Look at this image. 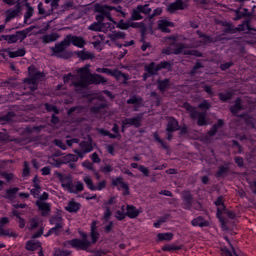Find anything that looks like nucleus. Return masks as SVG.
<instances>
[{
    "instance_id": "obj_1",
    "label": "nucleus",
    "mask_w": 256,
    "mask_h": 256,
    "mask_svg": "<svg viewBox=\"0 0 256 256\" xmlns=\"http://www.w3.org/2000/svg\"><path fill=\"white\" fill-rule=\"evenodd\" d=\"M79 76L68 74L64 76V83H69L74 87L76 93H83L89 85H107L108 80L101 74L91 73L89 65L82 67L78 70Z\"/></svg>"
},
{
    "instance_id": "obj_2",
    "label": "nucleus",
    "mask_w": 256,
    "mask_h": 256,
    "mask_svg": "<svg viewBox=\"0 0 256 256\" xmlns=\"http://www.w3.org/2000/svg\"><path fill=\"white\" fill-rule=\"evenodd\" d=\"M28 72L30 77L26 78L24 83L28 85V89H30V91H37L39 79H42L44 75L40 71H37L33 66L28 68Z\"/></svg>"
},
{
    "instance_id": "obj_3",
    "label": "nucleus",
    "mask_w": 256,
    "mask_h": 256,
    "mask_svg": "<svg viewBox=\"0 0 256 256\" xmlns=\"http://www.w3.org/2000/svg\"><path fill=\"white\" fill-rule=\"evenodd\" d=\"M183 107L190 113L191 119H198L197 125L199 127H203L207 125V113L206 112H199L189 103H184Z\"/></svg>"
},
{
    "instance_id": "obj_4",
    "label": "nucleus",
    "mask_w": 256,
    "mask_h": 256,
    "mask_svg": "<svg viewBox=\"0 0 256 256\" xmlns=\"http://www.w3.org/2000/svg\"><path fill=\"white\" fill-rule=\"evenodd\" d=\"M166 55H194L195 57H202L203 55L197 50H189L187 46L178 43L174 46L171 52L166 51Z\"/></svg>"
},
{
    "instance_id": "obj_5",
    "label": "nucleus",
    "mask_w": 256,
    "mask_h": 256,
    "mask_svg": "<svg viewBox=\"0 0 256 256\" xmlns=\"http://www.w3.org/2000/svg\"><path fill=\"white\" fill-rule=\"evenodd\" d=\"M68 47L69 43L67 42V38H64L63 41L56 43L55 46L51 48V51L55 57H59L60 59H67Z\"/></svg>"
},
{
    "instance_id": "obj_6",
    "label": "nucleus",
    "mask_w": 256,
    "mask_h": 256,
    "mask_svg": "<svg viewBox=\"0 0 256 256\" xmlns=\"http://www.w3.org/2000/svg\"><path fill=\"white\" fill-rule=\"evenodd\" d=\"M93 151V141L91 139L82 141L79 143V149H74L73 153L78 155L80 159H83L87 153Z\"/></svg>"
},
{
    "instance_id": "obj_7",
    "label": "nucleus",
    "mask_w": 256,
    "mask_h": 256,
    "mask_svg": "<svg viewBox=\"0 0 256 256\" xmlns=\"http://www.w3.org/2000/svg\"><path fill=\"white\" fill-rule=\"evenodd\" d=\"M96 13H99L96 15V20L98 23H102V21L106 19H109V21H113L111 18V12L109 11V5H96L95 6Z\"/></svg>"
},
{
    "instance_id": "obj_8",
    "label": "nucleus",
    "mask_w": 256,
    "mask_h": 256,
    "mask_svg": "<svg viewBox=\"0 0 256 256\" xmlns=\"http://www.w3.org/2000/svg\"><path fill=\"white\" fill-rule=\"evenodd\" d=\"M27 33L29 31L27 30H22L18 31L15 34H10V35H3L4 41H7V43H17V41H24V39H27Z\"/></svg>"
},
{
    "instance_id": "obj_9",
    "label": "nucleus",
    "mask_w": 256,
    "mask_h": 256,
    "mask_svg": "<svg viewBox=\"0 0 256 256\" xmlns=\"http://www.w3.org/2000/svg\"><path fill=\"white\" fill-rule=\"evenodd\" d=\"M83 181L90 191H103V189L107 187V180H102L95 185L93 183V179H91L89 176H85Z\"/></svg>"
},
{
    "instance_id": "obj_10",
    "label": "nucleus",
    "mask_w": 256,
    "mask_h": 256,
    "mask_svg": "<svg viewBox=\"0 0 256 256\" xmlns=\"http://www.w3.org/2000/svg\"><path fill=\"white\" fill-rule=\"evenodd\" d=\"M68 245H71L74 249L87 251L91 245H93V241L89 240H81V239H73L68 241Z\"/></svg>"
},
{
    "instance_id": "obj_11",
    "label": "nucleus",
    "mask_w": 256,
    "mask_h": 256,
    "mask_svg": "<svg viewBox=\"0 0 256 256\" xmlns=\"http://www.w3.org/2000/svg\"><path fill=\"white\" fill-rule=\"evenodd\" d=\"M141 121H143V114H139L133 118H125L123 120V128L125 127H136L139 128L141 126Z\"/></svg>"
},
{
    "instance_id": "obj_12",
    "label": "nucleus",
    "mask_w": 256,
    "mask_h": 256,
    "mask_svg": "<svg viewBox=\"0 0 256 256\" xmlns=\"http://www.w3.org/2000/svg\"><path fill=\"white\" fill-rule=\"evenodd\" d=\"M66 41L68 42L69 47L71 46V43L80 49L85 47V39H83L81 36H73L70 34L66 36Z\"/></svg>"
},
{
    "instance_id": "obj_13",
    "label": "nucleus",
    "mask_w": 256,
    "mask_h": 256,
    "mask_svg": "<svg viewBox=\"0 0 256 256\" xmlns=\"http://www.w3.org/2000/svg\"><path fill=\"white\" fill-rule=\"evenodd\" d=\"M182 200L183 204L182 207L183 209L186 210H191V207H193V195H191V192L185 191L182 193Z\"/></svg>"
},
{
    "instance_id": "obj_14",
    "label": "nucleus",
    "mask_w": 256,
    "mask_h": 256,
    "mask_svg": "<svg viewBox=\"0 0 256 256\" xmlns=\"http://www.w3.org/2000/svg\"><path fill=\"white\" fill-rule=\"evenodd\" d=\"M96 73H104L105 75H110V77H114L115 79L123 77V75H121V71L117 69L111 70L109 68H97Z\"/></svg>"
},
{
    "instance_id": "obj_15",
    "label": "nucleus",
    "mask_w": 256,
    "mask_h": 256,
    "mask_svg": "<svg viewBox=\"0 0 256 256\" xmlns=\"http://www.w3.org/2000/svg\"><path fill=\"white\" fill-rule=\"evenodd\" d=\"M36 205H37L38 209L42 212L43 217L49 215V213L51 212V204L50 203L38 200V201H36Z\"/></svg>"
},
{
    "instance_id": "obj_16",
    "label": "nucleus",
    "mask_w": 256,
    "mask_h": 256,
    "mask_svg": "<svg viewBox=\"0 0 256 256\" xmlns=\"http://www.w3.org/2000/svg\"><path fill=\"white\" fill-rule=\"evenodd\" d=\"M167 9L169 13H175V11H181L185 9V1L176 0L175 2L171 3Z\"/></svg>"
},
{
    "instance_id": "obj_17",
    "label": "nucleus",
    "mask_w": 256,
    "mask_h": 256,
    "mask_svg": "<svg viewBox=\"0 0 256 256\" xmlns=\"http://www.w3.org/2000/svg\"><path fill=\"white\" fill-rule=\"evenodd\" d=\"M140 214H141V210L137 209L133 205H127L126 217H129V219H137V217H139Z\"/></svg>"
},
{
    "instance_id": "obj_18",
    "label": "nucleus",
    "mask_w": 256,
    "mask_h": 256,
    "mask_svg": "<svg viewBox=\"0 0 256 256\" xmlns=\"http://www.w3.org/2000/svg\"><path fill=\"white\" fill-rule=\"evenodd\" d=\"M20 13H21V6L18 4L16 5V9H10L7 11L5 23H9V21H11L12 19H15V17H18Z\"/></svg>"
},
{
    "instance_id": "obj_19",
    "label": "nucleus",
    "mask_w": 256,
    "mask_h": 256,
    "mask_svg": "<svg viewBox=\"0 0 256 256\" xmlns=\"http://www.w3.org/2000/svg\"><path fill=\"white\" fill-rule=\"evenodd\" d=\"M50 225H54V227L64 228L65 227V220L61 215L57 214L50 218Z\"/></svg>"
},
{
    "instance_id": "obj_20",
    "label": "nucleus",
    "mask_w": 256,
    "mask_h": 256,
    "mask_svg": "<svg viewBox=\"0 0 256 256\" xmlns=\"http://www.w3.org/2000/svg\"><path fill=\"white\" fill-rule=\"evenodd\" d=\"M61 37L59 33L53 32L51 34H46L41 37L42 43L47 45L48 43H54V41H57Z\"/></svg>"
},
{
    "instance_id": "obj_21",
    "label": "nucleus",
    "mask_w": 256,
    "mask_h": 256,
    "mask_svg": "<svg viewBox=\"0 0 256 256\" xmlns=\"http://www.w3.org/2000/svg\"><path fill=\"white\" fill-rule=\"evenodd\" d=\"M38 15H43V17H49V15H53V9L45 7V5H43V2H40L38 4Z\"/></svg>"
},
{
    "instance_id": "obj_22",
    "label": "nucleus",
    "mask_w": 256,
    "mask_h": 256,
    "mask_svg": "<svg viewBox=\"0 0 256 256\" xmlns=\"http://www.w3.org/2000/svg\"><path fill=\"white\" fill-rule=\"evenodd\" d=\"M65 209L66 211H68V213H77V211L81 209V204L75 202V200H71L70 202H68V205L65 207Z\"/></svg>"
},
{
    "instance_id": "obj_23",
    "label": "nucleus",
    "mask_w": 256,
    "mask_h": 256,
    "mask_svg": "<svg viewBox=\"0 0 256 256\" xmlns=\"http://www.w3.org/2000/svg\"><path fill=\"white\" fill-rule=\"evenodd\" d=\"M193 227H209V222L205 218L199 216L191 221Z\"/></svg>"
},
{
    "instance_id": "obj_24",
    "label": "nucleus",
    "mask_w": 256,
    "mask_h": 256,
    "mask_svg": "<svg viewBox=\"0 0 256 256\" xmlns=\"http://www.w3.org/2000/svg\"><path fill=\"white\" fill-rule=\"evenodd\" d=\"M169 27H173V23L167 20H159L158 21V28L161 29L163 33H171Z\"/></svg>"
},
{
    "instance_id": "obj_25",
    "label": "nucleus",
    "mask_w": 256,
    "mask_h": 256,
    "mask_svg": "<svg viewBox=\"0 0 256 256\" xmlns=\"http://www.w3.org/2000/svg\"><path fill=\"white\" fill-rule=\"evenodd\" d=\"M166 131H179V122L175 118H169Z\"/></svg>"
},
{
    "instance_id": "obj_26",
    "label": "nucleus",
    "mask_w": 256,
    "mask_h": 256,
    "mask_svg": "<svg viewBox=\"0 0 256 256\" xmlns=\"http://www.w3.org/2000/svg\"><path fill=\"white\" fill-rule=\"evenodd\" d=\"M90 237L92 239L93 245H95V243H97V240L99 239V232H97V222H92L91 224Z\"/></svg>"
},
{
    "instance_id": "obj_27",
    "label": "nucleus",
    "mask_w": 256,
    "mask_h": 256,
    "mask_svg": "<svg viewBox=\"0 0 256 256\" xmlns=\"http://www.w3.org/2000/svg\"><path fill=\"white\" fill-rule=\"evenodd\" d=\"M145 71L149 73V75H157V72L159 71V67L155 62H151L149 65L145 66Z\"/></svg>"
},
{
    "instance_id": "obj_28",
    "label": "nucleus",
    "mask_w": 256,
    "mask_h": 256,
    "mask_svg": "<svg viewBox=\"0 0 256 256\" xmlns=\"http://www.w3.org/2000/svg\"><path fill=\"white\" fill-rule=\"evenodd\" d=\"M26 249L27 251H36V249H41V242H36V241H28L26 243Z\"/></svg>"
},
{
    "instance_id": "obj_29",
    "label": "nucleus",
    "mask_w": 256,
    "mask_h": 256,
    "mask_svg": "<svg viewBox=\"0 0 256 256\" xmlns=\"http://www.w3.org/2000/svg\"><path fill=\"white\" fill-rule=\"evenodd\" d=\"M215 205L217 208V215H221L223 214V211H225V204L223 203V197L220 196L217 198V200L215 201Z\"/></svg>"
},
{
    "instance_id": "obj_30",
    "label": "nucleus",
    "mask_w": 256,
    "mask_h": 256,
    "mask_svg": "<svg viewBox=\"0 0 256 256\" xmlns=\"http://www.w3.org/2000/svg\"><path fill=\"white\" fill-rule=\"evenodd\" d=\"M61 186L63 187V189H67L69 193H75V186H73L71 178H68L66 181L62 182Z\"/></svg>"
},
{
    "instance_id": "obj_31",
    "label": "nucleus",
    "mask_w": 256,
    "mask_h": 256,
    "mask_svg": "<svg viewBox=\"0 0 256 256\" xmlns=\"http://www.w3.org/2000/svg\"><path fill=\"white\" fill-rule=\"evenodd\" d=\"M143 99L139 96H132L130 99L127 100L128 105H135V107H141Z\"/></svg>"
},
{
    "instance_id": "obj_32",
    "label": "nucleus",
    "mask_w": 256,
    "mask_h": 256,
    "mask_svg": "<svg viewBox=\"0 0 256 256\" xmlns=\"http://www.w3.org/2000/svg\"><path fill=\"white\" fill-rule=\"evenodd\" d=\"M141 19H143V16L141 15V10H139V7L137 6L132 10L130 21H141Z\"/></svg>"
},
{
    "instance_id": "obj_33",
    "label": "nucleus",
    "mask_w": 256,
    "mask_h": 256,
    "mask_svg": "<svg viewBox=\"0 0 256 256\" xmlns=\"http://www.w3.org/2000/svg\"><path fill=\"white\" fill-rule=\"evenodd\" d=\"M25 53V48H20L16 51H8V55L11 59H15V57H24Z\"/></svg>"
},
{
    "instance_id": "obj_34",
    "label": "nucleus",
    "mask_w": 256,
    "mask_h": 256,
    "mask_svg": "<svg viewBox=\"0 0 256 256\" xmlns=\"http://www.w3.org/2000/svg\"><path fill=\"white\" fill-rule=\"evenodd\" d=\"M79 161V155L68 154L63 157V163H77Z\"/></svg>"
},
{
    "instance_id": "obj_35",
    "label": "nucleus",
    "mask_w": 256,
    "mask_h": 256,
    "mask_svg": "<svg viewBox=\"0 0 256 256\" xmlns=\"http://www.w3.org/2000/svg\"><path fill=\"white\" fill-rule=\"evenodd\" d=\"M222 125H224V122H223L222 119H219V120L217 121V123L214 124V125L212 126V128L210 129V131L208 132L209 135H210L211 137H213V135H215V133H217L218 129H219Z\"/></svg>"
},
{
    "instance_id": "obj_36",
    "label": "nucleus",
    "mask_w": 256,
    "mask_h": 256,
    "mask_svg": "<svg viewBox=\"0 0 256 256\" xmlns=\"http://www.w3.org/2000/svg\"><path fill=\"white\" fill-rule=\"evenodd\" d=\"M243 107L241 106V99H237L235 105L231 107L230 111L233 115H237Z\"/></svg>"
},
{
    "instance_id": "obj_37",
    "label": "nucleus",
    "mask_w": 256,
    "mask_h": 256,
    "mask_svg": "<svg viewBox=\"0 0 256 256\" xmlns=\"http://www.w3.org/2000/svg\"><path fill=\"white\" fill-rule=\"evenodd\" d=\"M13 117H15V112H9L8 114L0 117V123H9L10 121H13Z\"/></svg>"
},
{
    "instance_id": "obj_38",
    "label": "nucleus",
    "mask_w": 256,
    "mask_h": 256,
    "mask_svg": "<svg viewBox=\"0 0 256 256\" xmlns=\"http://www.w3.org/2000/svg\"><path fill=\"white\" fill-rule=\"evenodd\" d=\"M63 232V228H59V227H52L47 234H45V237H49V235H55L56 237L61 235V233Z\"/></svg>"
},
{
    "instance_id": "obj_39",
    "label": "nucleus",
    "mask_w": 256,
    "mask_h": 256,
    "mask_svg": "<svg viewBox=\"0 0 256 256\" xmlns=\"http://www.w3.org/2000/svg\"><path fill=\"white\" fill-rule=\"evenodd\" d=\"M157 237L159 241H171V239H173V233H159Z\"/></svg>"
},
{
    "instance_id": "obj_40",
    "label": "nucleus",
    "mask_w": 256,
    "mask_h": 256,
    "mask_svg": "<svg viewBox=\"0 0 256 256\" xmlns=\"http://www.w3.org/2000/svg\"><path fill=\"white\" fill-rule=\"evenodd\" d=\"M115 217L118 221H123V219L127 217V214L125 213V206H122L121 210L116 211Z\"/></svg>"
},
{
    "instance_id": "obj_41",
    "label": "nucleus",
    "mask_w": 256,
    "mask_h": 256,
    "mask_svg": "<svg viewBox=\"0 0 256 256\" xmlns=\"http://www.w3.org/2000/svg\"><path fill=\"white\" fill-rule=\"evenodd\" d=\"M108 37L112 41H115L117 39H125V33H123V32H113L112 34H109Z\"/></svg>"
},
{
    "instance_id": "obj_42",
    "label": "nucleus",
    "mask_w": 256,
    "mask_h": 256,
    "mask_svg": "<svg viewBox=\"0 0 256 256\" xmlns=\"http://www.w3.org/2000/svg\"><path fill=\"white\" fill-rule=\"evenodd\" d=\"M26 7H27V11L24 15V21H29V19L33 17V13L35 12V10L29 4H26Z\"/></svg>"
},
{
    "instance_id": "obj_43",
    "label": "nucleus",
    "mask_w": 256,
    "mask_h": 256,
    "mask_svg": "<svg viewBox=\"0 0 256 256\" xmlns=\"http://www.w3.org/2000/svg\"><path fill=\"white\" fill-rule=\"evenodd\" d=\"M69 255H71V251L69 250H63L61 248L54 249V256H69Z\"/></svg>"
},
{
    "instance_id": "obj_44",
    "label": "nucleus",
    "mask_w": 256,
    "mask_h": 256,
    "mask_svg": "<svg viewBox=\"0 0 256 256\" xmlns=\"http://www.w3.org/2000/svg\"><path fill=\"white\" fill-rule=\"evenodd\" d=\"M103 23L95 22L89 26L90 31H105L103 30Z\"/></svg>"
},
{
    "instance_id": "obj_45",
    "label": "nucleus",
    "mask_w": 256,
    "mask_h": 256,
    "mask_svg": "<svg viewBox=\"0 0 256 256\" xmlns=\"http://www.w3.org/2000/svg\"><path fill=\"white\" fill-rule=\"evenodd\" d=\"M0 236H4V237H17V234H15L14 232H10L7 229H4L3 226H0Z\"/></svg>"
},
{
    "instance_id": "obj_46",
    "label": "nucleus",
    "mask_w": 256,
    "mask_h": 256,
    "mask_svg": "<svg viewBox=\"0 0 256 256\" xmlns=\"http://www.w3.org/2000/svg\"><path fill=\"white\" fill-rule=\"evenodd\" d=\"M138 11H140V13H144V15H151V8H149V4L138 5Z\"/></svg>"
},
{
    "instance_id": "obj_47",
    "label": "nucleus",
    "mask_w": 256,
    "mask_h": 256,
    "mask_svg": "<svg viewBox=\"0 0 256 256\" xmlns=\"http://www.w3.org/2000/svg\"><path fill=\"white\" fill-rule=\"evenodd\" d=\"M18 192H19L18 187L10 188V189L6 190V197L8 199H13V197H15V195H17Z\"/></svg>"
},
{
    "instance_id": "obj_48",
    "label": "nucleus",
    "mask_w": 256,
    "mask_h": 256,
    "mask_svg": "<svg viewBox=\"0 0 256 256\" xmlns=\"http://www.w3.org/2000/svg\"><path fill=\"white\" fill-rule=\"evenodd\" d=\"M59 1L60 0H44V3L46 5H49V3H50V9H52V12H53V11H55V9H58Z\"/></svg>"
},
{
    "instance_id": "obj_49",
    "label": "nucleus",
    "mask_w": 256,
    "mask_h": 256,
    "mask_svg": "<svg viewBox=\"0 0 256 256\" xmlns=\"http://www.w3.org/2000/svg\"><path fill=\"white\" fill-rule=\"evenodd\" d=\"M79 59H82V61H86L87 59H93V54L85 51L78 52Z\"/></svg>"
},
{
    "instance_id": "obj_50",
    "label": "nucleus",
    "mask_w": 256,
    "mask_h": 256,
    "mask_svg": "<svg viewBox=\"0 0 256 256\" xmlns=\"http://www.w3.org/2000/svg\"><path fill=\"white\" fill-rule=\"evenodd\" d=\"M167 87H169V79H165L158 82V88L162 93H164Z\"/></svg>"
},
{
    "instance_id": "obj_51",
    "label": "nucleus",
    "mask_w": 256,
    "mask_h": 256,
    "mask_svg": "<svg viewBox=\"0 0 256 256\" xmlns=\"http://www.w3.org/2000/svg\"><path fill=\"white\" fill-rule=\"evenodd\" d=\"M48 163L52 165V167H61V165H63V161L61 159L56 158H50L48 160Z\"/></svg>"
},
{
    "instance_id": "obj_52",
    "label": "nucleus",
    "mask_w": 256,
    "mask_h": 256,
    "mask_svg": "<svg viewBox=\"0 0 256 256\" xmlns=\"http://www.w3.org/2000/svg\"><path fill=\"white\" fill-rule=\"evenodd\" d=\"M227 171H229V167L220 166L216 173V177H223V175H227Z\"/></svg>"
},
{
    "instance_id": "obj_53",
    "label": "nucleus",
    "mask_w": 256,
    "mask_h": 256,
    "mask_svg": "<svg viewBox=\"0 0 256 256\" xmlns=\"http://www.w3.org/2000/svg\"><path fill=\"white\" fill-rule=\"evenodd\" d=\"M153 137H154L155 141H157V143H160V145H161V147H163V149H167V144L164 143V141L161 139V137H159V133L154 132Z\"/></svg>"
},
{
    "instance_id": "obj_54",
    "label": "nucleus",
    "mask_w": 256,
    "mask_h": 256,
    "mask_svg": "<svg viewBox=\"0 0 256 256\" xmlns=\"http://www.w3.org/2000/svg\"><path fill=\"white\" fill-rule=\"evenodd\" d=\"M158 66V71H161V69H171V63H169L168 61H162L159 64H157Z\"/></svg>"
},
{
    "instance_id": "obj_55",
    "label": "nucleus",
    "mask_w": 256,
    "mask_h": 256,
    "mask_svg": "<svg viewBox=\"0 0 256 256\" xmlns=\"http://www.w3.org/2000/svg\"><path fill=\"white\" fill-rule=\"evenodd\" d=\"M218 96H219L220 101H229V99H231V97H233V94H231V92L220 93Z\"/></svg>"
},
{
    "instance_id": "obj_56",
    "label": "nucleus",
    "mask_w": 256,
    "mask_h": 256,
    "mask_svg": "<svg viewBox=\"0 0 256 256\" xmlns=\"http://www.w3.org/2000/svg\"><path fill=\"white\" fill-rule=\"evenodd\" d=\"M117 27L119 29L127 30V29H129V27H131V22H125L123 20H120Z\"/></svg>"
},
{
    "instance_id": "obj_57",
    "label": "nucleus",
    "mask_w": 256,
    "mask_h": 256,
    "mask_svg": "<svg viewBox=\"0 0 256 256\" xmlns=\"http://www.w3.org/2000/svg\"><path fill=\"white\" fill-rule=\"evenodd\" d=\"M199 109H203L205 111L211 109V103L207 100H204L202 103L198 105Z\"/></svg>"
},
{
    "instance_id": "obj_58",
    "label": "nucleus",
    "mask_w": 256,
    "mask_h": 256,
    "mask_svg": "<svg viewBox=\"0 0 256 256\" xmlns=\"http://www.w3.org/2000/svg\"><path fill=\"white\" fill-rule=\"evenodd\" d=\"M39 193H41V186H39V184H35L34 188L31 190V195L39 197Z\"/></svg>"
},
{
    "instance_id": "obj_59",
    "label": "nucleus",
    "mask_w": 256,
    "mask_h": 256,
    "mask_svg": "<svg viewBox=\"0 0 256 256\" xmlns=\"http://www.w3.org/2000/svg\"><path fill=\"white\" fill-rule=\"evenodd\" d=\"M85 189V186L83 185V182L78 181L76 182L74 193H81Z\"/></svg>"
},
{
    "instance_id": "obj_60",
    "label": "nucleus",
    "mask_w": 256,
    "mask_h": 256,
    "mask_svg": "<svg viewBox=\"0 0 256 256\" xmlns=\"http://www.w3.org/2000/svg\"><path fill=\"white\" fill-rule=\"evenodd\" d=\"M82 166L85 167V169H88L89 171H95V167L93 163H91L89 160H86L82 163Z\"/></svg>"
},
{
    "instance_id": "obj_61",
    "label": "nucleus",
    "mask_w": 256,
    "mask_h": 256,
    "mask_svg": "<svg viewBox=\"0 0 256 256\" xmlns=\"http://www.w3.org/2000/svg\"><path fill=\"white\" fill-rule=\"evenodd\" d=\"M120 74L122 76H120L119 79H116V81H121L124 85H127V80L129 79V74H125L123 72L120 71Z\"/></svg>"
},
{
    "instance_id": "obj_62",
    "label": "nucleus",
    "mask_w": 256,
    "mask_h": 256,
    "mask_svg": "<svg viewBox=\"0 0 256 256\" xmlns=\"http://www.w3.org/2000/svg\"><path fill=\"white\" fill-rule=\"evenodd\" d=\"M29 173H30L29 162L25 161L22 175L23 177H28Z\"/></svg>"
},
{
    "instance_id": "obj_63",
    "label": "nucleus",
    "mask_w": 256,
    "mask_h": 256,
    "mask_svg": "<svg viewBox=\"0 0 256 256\" xmlns=\"http://www.w3.org/2000/svg\"><path fill=\"white\" fill-rule=\"evenodd\" d=\"M101 109H105V104L101 103L97 106H93L91 108V111H92V113H99V111H101Z\"/></svg>"
},
{
    "instance_id": "obj_64",
    "label": "nucleus",
    "mask_w": 256,
    "mask_h": 256,
    "mask_svg": "<svg viewBox=\"0 0 256 256\" xmlns=\"http://www.w3.org/2000/svg\"><path fill=\"white\" fill-rule=\"evenodd\" d=\"M45 108L48 110V111H53L54 113H59V110L57 109L56 106L54 105H51V104H45Z\"/></svg>"
}]
</instances>
